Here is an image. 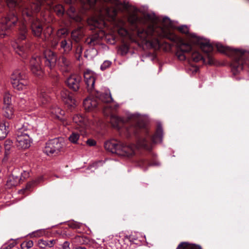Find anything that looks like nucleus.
Masks as SVG:
<instances>
[{"label": "nucleus", "mask_w": 249, "mask_h": 249, "mask_svg": "<svg viewBox=\"0 0 249 249\" xmlns=\"http://www.w3.org/2000/svg\"><path fill=\"white\" fill-rule=\"evenodd\" d=\"M128 21L137 30V36L142 41L149 44L151 47L155 49H159L161 45L160 39L167 38L176 43V55L178 59L180 61L186 59L187 43L182 38L155 23L150 24L145 29L139 28L138 24L143 23V21L141 18L135 13L129 15Z\"/></svg>", "instance_id": "obj_1"}, {"label": "nucleus", "mask_w": 249, "mask_h": 249, "mask_svg": "<svg viewBox=\"0 0 249 249\" xmlns=\"http://www.w3.org/2000/svg\"><path fill=\"white\" fill-rule=\"evenodd\" d=\"M61 96L66 104L70 106L75 105V101L72 97L70 95V92L67 89H63L61 92Z\"/></svg>", "instance_id": "obj_22"}, {"label": "nucleus", "mask_w": 249, "mask_h": 249, "mask_svg": "<svg viewBox=\"0 0 249 249\" xmlns=\"http://www.w3.org/2000/svg\"><path fill=\"white\" fill-rule=\"evenodd\" d=\"M68 225L72 229H80L82 226V224L76 221H72L69 222Z\"/></svg>", "instance_id": "obj_42"}, {"label": "nucleus", "mask_w": 249, "mask_h": 249, "mask_svg": "<svg viewBox=\"0 0 249 249\" xmlns=\"http://www.w3.org/2000/svg\"><path fill=\"white\" fill-rule=\"evenodd\" d=\"M163 137V129L160 124H158L156 133L151 138L153 143L161 142Z\"/></svg>", "instance_id": "obj_23"}, {"label": "nucleus", "mask_w": 249, "mask_h": 249, "mask_svg": "<svg viewBox=\"0 0 249 249\" xmlns=\"http://www.w3.org/2000/svg\"><path fill=\"white\" fill-rule=\"evenodd\" d=\"M75 0H65V1L66 3L68 4H71L72 3L74 2Z\"/></svg>", "instance_id": "obj_55"}, {"label": "nucleus", "mask_w": 249, "mask_h": 249, "mask_svg": "<svg viewBox=\"0 0 249 249\" xmlns=\"http://www.w3.org/2000/svg\"><path fill=\"white\" fill-rule=\"evenodd\" d=\"M12 142L10 140H7L4 142V147L6 152L9 151L12 145Z\"/></svg>", "instance_id": "obj_44"}, {"label": "nucleus", "mask_w": 249, "mask_h": 249, "mask_svg": "<svg viewBox=\"0 0 249 249\" xmlns=\"http://www.w3.org/2000/svg\"><path fill=\"white\" fill-rule=\"evenodd\" d=\"M24 244V243L21 244V246L22 247V246Z\"/></svg>", "instance_id": "obj_62"}, {"label": "nucleus", "mask_w": 249, "mask_h": 249, "mask_svg": "<svg viewBox=\"0 0 249 249\" xmlns=\"http://www.w3.org/2000/svg\"><path fill=\"white\" fill-rule=\"evenodd\" d=\"M10 81L13 88L19 91L26 89L29 85L26 75L18 69L13 71L11 75Z\"/></svg>", "instance_id": "obj_11"}, {"label": "nucleus", "mask_w": 249, "mask_h": 249, "mask_svg": "<svg viewBox=\"0 0 249 249\" xmlns=\"http://www.w3.org/2000/svg\"><path fill=\"white\" fill-rule=\"evenodd\" d=\"M99 40V35L94 34L87 37L85 40V43L90 46H93L98 44Z\"/></svg>", "instance_id": "obj_28"}, {"label": "nucleus", "mask_w": 249, "mask_h": 249, "mask_svg": "<svg viewBox=\"0 0 249 249\" xmlns=\"http://www.w3.org/2000/svg\"><path fill=\"white\" fill-rule=\"evenodd\" d=\"M104 147L106 150L112 153L125 157H130L134 155L136 149V147L134 145H126L115 140L106 142Z\"/></svg>", "instance_id": "obj_9"}, {"label": "nucleus", "mask_w": 249, "mask_h": 249, "mask_svg": "<svg viewBox=\"0 0 249 249\" xmlns=\"http://www.w3.org/2000/svg\"><path fill=\"white\" fill-rule=\"evenodd\" d=\"M6 3L11 11L0 20V36L1 37L7 36L13 29L18 20L17 13L22 15V10L25 9V7H28L29 4V3L22 0H7Z\"/></svg>", "instance_id": "obj_4"}, {"label": "nucleus", "mask_w": 249, "mask_h": 249, "mask_svg": "<svg viewBox=\"0 0 249 249\" xmlns=\"http://www.w3.org/2000/svg\"><path fill=\"white\" fill-rule=\"evenodd\" d=\"M68 34V32L67 29L66 28H61L57 30L56 32V36L57 37L61 38L62 36H66Z\"/></svg>", "instance_id": "obj_41"}, {"label": "nucleus", "mask_w": 249, "mask_h": 249, "mask_svg": "<svg viewBox=\"0 0 249 249\" xmlns=\"http://www.w3.org/2000/svg\"><path fill=\"white\" fill-rule=\"evenodd\" d=\"M76 53L81 55L82 53V48L81 46H78L76 49Z\"/></svg>", "instance_id": "obj_54"}, {"label": "nucleus", "mask_w": 249, "mask_h": 249, "mask_svg": "<svg viewBox=\"0 0 249 249\" xmlns=\"http://www.w3.org/2000/svg\"><path fill=\"white\" fill-rule=\"evenodd\" d=\"M3 106H12V96L9 93H5L3 96Z\"/></svg>", "instance_id": "obj_37"}, {"label": "nucleus", "mask_w": 249, "mask_h": 249, "mask_svg": "<svg viewBox=\"0 0 249 249\" xmlns=\"http://www.w3.org/2000/svg\"><path fill=\"white\" fill-rule=\"evenodd\" d=\"M54 11L59 16H61L63 15L64 12V9L63 6L61 4H57L55 5L53 7Z\"/></svg>", "instance_id": "obj_39"}, {"label": "nucleus", "mask_w": 249, "mask_h": 249, "mask_svg": "<svg viewBox=\"0 0 249 249\" xmlns=\"http://www.w3.org/2000/svg\"><path fill=\"white\" fill-rule=\"evenodd\" d=\"M125 132L127 137L133 135L137 137V144L139 147L147 150L151 149V143L149 141V131L145 124L138 123L136 125H130L126 127Z\"/></svg>", "instance_id": "obj_7"}, {"label": "nucleus", "mask_w": 249, "mask_h": 249, "mask_svg": "<svg viewBox=\"0 0 249 249\" xmlns=\"http://www.w3.org/2000/svg\"><path fill=\"white\" fill-rule=\"evenodd\" d=\"M104 113L105 114V115L107 116V115H109V114L110 113L109 112V113H108L106 112V109H105L104 110Z\"/></svg>", "instance_id": "obj_57"}, {"label": "nucleus", "mask_w": 249, "mask_h": 249, "mask_svg": "<svg viewBox=\"0 0 249 249\" xmlns=\"http://www.w3.org/2000/svg\"><path fill=\"white\" fill-rule=\"evenodd\" d=\"M9 131V125L7 123L4 122L0 124V140L4 139Z\"/></svg>", "instance_id": "obj_30"}, {"label": "nucleus", "mask_w": 249, "mask_h": 249, "mask_svg": "<svg viewBox=\"0 0 249 249\" xmlns=\"http://www.w3.org/2000/svg\"><path fill=\"white\" fill-rule=\"evenodd\" d=\"M188 249H202L200 246L188 243Z\"/></svg>", "instance_id": "obj_49"}, {"label": "nucleus", "mask_w": 249, "mask_h": 249, "mask_svg": "<svg viewBox=\"0 0 249 249\" xmlns=\"http://www.w3.org/2000/svg\"><path fill=\"white\" fill-rule=\"evenodd\" d=\"M16 244V241L11 239L8 242L3 245L0 249H11L13 248Z\"/></svg>", "instance_id": "obj_38"}, {"label": "nucleus", "mask_w": 249, "mask_h": 249, "mask_svg": "<svg viewBox=\"0 0 249 249\" xmlns=\"http://www.w3.org/2000/svg\"><path fill=\"white\" fill-rule=\"evenodd\" d=\"M84 76L87 89L88 91L91 92L94 86L95 77L92 73L88 71L84 73Z\"/></svg>", "instance_id": "obj_16"}, {"label": "nucleus", "mask_w": 249, "mask_h": 249, "mask_svg": "<svg viewBox=\"0 0 249 249\" xmlns=\"http://www.w3.org/2000/svg\"><path fill=\"white\" fill-rule=\"evenodd\" d=\"M25 244L26 249H28L32 248L33 246L34 243L32 240H29L25 242Z\"/></svg>", "instance_id": "obj_52"}, {"label": "nucleus", "mask_w": 249, "mask_h": 249, "mask_svg": "<svg viewBox=\"0 0 249 249\" xmlns=\"http://www.w3.org/2000/svg\"><path fill=\"white\" fill-rule=\"evenodd\" d=\"M159 165L160 163L159 162L150 163L148 161L144 159H140L138 162V165L142 168L144 170H146L149 166Z\"/></svg>", "instance_id": "obj_32"}, {"label": "nucleus", "mask_w": 249, "mask_h": 249, "mask_svg": "<svg viewBox=\"0 0 249 249\" xmlns=\"http://www.w3.org/2000/svg\"><path fill=\"white\" fill-rule=\"evenodd\" d=\"M28 124L23 119H20L15 124V145L19 149H26L30 146L31 140L28 132Z\"/></svg>", "instance_id": "obj_8"}, {"label": "nucleus", "mask_w": 249, "mask_h": 249, "mask_svg": "<svg viewBox=\"0 0 249 249\" xmlns=\"http://www.w3.org/2000/svg\"><path fill=\"white\" fill-rule=\"evenodd\" d=\"M56 243V240L54 239L48 240L39 239L38 241V245L40 248L44 249L46 247L52 248Z\"/></svg>", "instance_id": "obj_26"}, {"label": "nucleus", "mask_w": 249, "mask_h": 249, "mask_svg": "<svg viewBox=\"0 0 249 249\" xmlns=\"http://www.w3.org/2000/svg\"><path fill=\"white\" fill-rule=\"evenodd\" d=\"M50 98L48 93L44 89L39 91L37 99L33 96L28 98L27 105L30 106L32 108H36L38 106H43L49 102Z\"/></svg>", "instance_id": "obj_12"}, {"label": "nucleus", "mask_w": 249, "mask_h": 249, "mask_svg": "<svg viewBox=\"0 0 249 249\" xmlns=\"http://www.w3.org/2000/svg\"><path fill=\"white\" fill-rule=\"evenodd\" d=\"M197 70H198V69H197V68H195V70H194V71H195L196 72Z\"/></svg>", "instance_id": "obj_60"}, {"label": "nucleus", "mask_w": 249, "mask_h": 249, "mask_svg": "<svg viewBox=\"0 0 249 249\" xmlns=\"http://www.w3.org/2000/svg\"><path fill=\"white\" fill-rule=\"evenodd\" d=\"M43 60L44 61L45 66L52 70L55 66L57 56L56 54L51 50L45 51L43 58L38 55L33 56L30 60V68L32 72L37 76L43 74Z\"/></svg>", "instance_id": "obj_6"}, {"label": "nucleus", "mask_w": 249, "mask_h": 249, "mask_svg": "<svg viewBox=\"0 0 249 249\" xmlns=\"http://www.w3.org/2000/svg\"><path fill=\"white\" fill-rule=\"evenodd\" d=\"M69 246L70 243L67 241H65L62 245V249H70Z\"/></svg>", "instance_id": "obj_53"}, {"label": "nucleus", "mask_w": 249, "mask_h": 249, "mask_svg": "<svg viewBox=\"0 0 249 249\" xmlns=\"http://www.w3.org/2000/svg\"><path fill=\"white\" fill-rule=\"evenodd\" d=\"M71 37L76 42L79 41L83 36V31L82 27H78L72 31Z\"/></svg>", "instance_id": "obj_31"}, {"label": "nucleus", "mask_w": 249, "mask_h": 249, "mask_svg": "<svg viewBox=\"0 0 249 249\" xmlns=\"http://www.w3.org/2000/svg\"><path fill=\"white\" fill-rule=\"evenodd\" d=\"M3 115L8 119H11L14 116L13 106H3L2 108Z\"/></svg>", "instance_id": "obj_29"}, {"label": "nucleus", "mask_w": 249, "mask_h": 249, "mask_svg": "<svg viewBox=\"0 0 249 249\" xmlns=\"http://www.w3.org/2000/svg\"><path fill=\"white\" fill-rule=\"evenodd\" d=\"M118 34L122 36H125L128 34V32L125 29L120 28L118 30Z\"/></svg>", "instance_id": "obj_48"}, {"label": "nucleus", "mask_w": 249, "mask_h": 249, "mask_svg": "<svg viewBox=\"0 0 249 249\" xmlns=\"http://www.w3.org/2000/svg\"><path fill=\"white\" fill-rule=\"evenodd\" d=\"M16 45L17 46L16 48H15L16 53L23 58H26L31 50V43L28 42L25 46L18 43Z\"/></svg>", "instance_id": "obj_15"}, {"label": "nucleus", "mask_w": 249, "mask_h": 249, "mask_svg": "<svg viewBox=\"0 0 249 249\" xmlns=\"http://www.w3.org/2000/svg\"><path fill=\"white\" fill-rule=\"evenodd\" d=\"M47 0H44L46 1ZM43 0H37L35 2L29 3L28 7L22 11V17L24 20L23 23H20L18 28L19 35L18 40H25L27 36L28 30L25 23L29 22L33 35L38 37H41L43 32V27L41 21L35 17L34 14L38 12L43 3Z\"/></svg>", "instance_id": "obj_3"}, {"label": "nucleus", "mask_w": 249, "mask_h": 249, "mask_svg": "<svg viewBox=\"0 0 249 249\" xmlns=\"http://www.w3.org/2000/svg\"><path fill=\"white\" fill-rule=\"evenodd\" d=\"M139 234L134 232L128 236H127L126 238L128 239L130 242L133 244H139L140 243V240H139Z\"/></svg>", "instance_id": "obj_35"}, {"label": "nucleus", "mask_w": 249, "mask_h": 249, "mask_svg": "<svg viewBox=\"0 0 249 249\" xmlns=\"http://www.w3.org/2000/svg\"><path fill=\"white\" fill-rule=\"evenodd\" d=\"M63 143L59 142L58 138L49 140L46 143L43 152L48 156L55 155L61 150Z\"/></svg>", "instance_id": "obj_13"}, {"label": "nucleus", "mask_w": 249, "mask_h": 249, "mask_svg": "<svg viewBox=\"0 0 249 249\" xmlns=\"http://www.w3.org/2000/svg\"><path fill=\"white\" fill-rule=\"evenodd\" d=\"M20 182L21 180L19 177L12 174L7 180L6 185L9 187L16 186L18 185Z\"/></svg>", "instance_id": "obj_25"}, {"label": "nucleus", "mask_w": 249, "mask_h": 249, "mask_svg": "<svg viewBox=\"0 0 249 249\" xmlns=\"http://www.w3.org/2000/svg\"><path fill=\"white\" fill-rule=\"evenodd\" d=\"M189 58V54H188V59ZM187 63H189V61H187Z\"/></svg>", "instance_id": "obj_61"}, {"label": "nucleus", "mask_w": 249, "mask_h": 249, "mask_svg": "<svg viewBox=\"0 0 249 249\" xmlns=\"http://www.w3.org/2000/svg\"><path fill=\"white\" fill-rule=\"evenodd\" d=\"M216 46L219 51L226 53L229 56L232 58L231 67V71L234 75L241 71L243 70L244 66L249 65V60L247 59L246 54V53H249V51L243 49H234L220 43L216 44Z\"/></svg>", "instance_id": "obj_5"}, {"label": "nucleus", "mask_w": 249, "mask_h": 249, "mask_svg": "<svg viewBox=\"0 0 249 249\" xmlns=\"http://www.w3.org/2000/svg\"><path fill=\"white\" fill-rule=\"evenodd\" d=\"M176 249H187V242H184L180 243Z\"/></svg>", "instance_id": "obj_50"}, {"label": "nucleus", "mask_w": 249, "mask_h": 249, "mask_svg": "<svg viewBox=\"0 0 249 249\" xmlns=\"http://www.w3.org/2000/svg\"><path fill=\"white\" fill-rule=\"evenodd\" d=\"M43 179V177H40L37 179H36L32 182H30L27 183L26 186V189H29L35 184L41 181Z\"/></svg>", "instance_id": "obj_43"}, {"label": "nucleus", "mask_w": 249, "mask_h": 249, "mask_svg": "<svg viewBox=\"0 0 249 249\" xmlns=\"http://www.w3.org/2000/svg\"><path fill=\"white\" fill-rule=\"evenodd\" d=\"M150 17H151V16H150L149 14H147V15H146V18H147L150 19Z\"/></svg>", "instance_id": "obj_59"}, {"label": "nucleus", "mask_w": 249, "mask_h": 249, "mask_svg": "<svg viewBox=\"0 0 249 249\" xmlns=\"http://www.w3.org/2000/svg\"><path fill=\"white\" fill-rule=\"evenodd\" d=\"M86 143L88 145H89L90 146H94V145H95V144L96 143L95 141H94L93 139H88Z\"/></svg>", "instance_id": "obj_51"}, {"label": "nucleus", "mask_w": 249, "mask_h": 249, "mask_svg": "<svg viewBox=\"0 0 249 249\" xmlns=\"http://www.w3.org/2000/svg\"><path fill=\"white\" fill-rule=\"evenodd\" d=\"M95 96L100 100L104 103H109L113 100L110 92L100 93L97 92V94Z\"/></svg>", "instance_id": "obj_27"}, {"label": "nucleus", "mask_w": 249, "mask_h": 249, "mask_svg": "<svg viewBox=\"0 0 249 249\" xmlns=\"http://www.w3.org/2000/svg\"><path fill=\"white\" fill-rule=\"evenodd\" d=\"M58 64L63 72L67 73L70 71V62L64 55H61L59 57Z\"/></svg>", "instance_id": "obj_18"}, {"label": "nucleus", "mask_w": 249, "mask_h": 249, "mask_svg": "<svg viewBox=\"0 0 249 249\" xmlns=\"http://www.w3.org/2000/svg\"><path fill=\"white\" fill-rule=\"evenodd\" d=\"M162 23L163 25L167 27H170L172 28H176L178 31L183 34H187V25H181L177 27H175L173 25V22L170 19L167 17H164L162 18Z\"/></svg>", "instance_id": "obj_19"}, {"label": "nucleus", "mask_w": 249, "mask_h": 249, "mask_svg": "<svg viewBox=\"0 0 249 249\" xmlns=\"http://www.w3.org/2000/svg\"><path fill=\"white\" fill-rule=\"evenodd\" d=\"M73 121L78 126L76 127V128L80 129V131L85 129L87 125V119L80 114L75 115L73 117Z\"/></svg>", "instance_id": "obj_17"}, {"label": "nucleus", "mask_w": 249, "mask_h": 249, "mask_svg": "<svg viewBox=\"0 0 249 249\" xmlns=\"http://www.w3.org/2000/svg\"><path fill=\"white\" fill-rule=\"evenodd\" d=\"M68 88L74 92H77L82 84V77L76 74H71L65 80Z\"/></svg>", "instance_id": "obj_14"}, {"label": "nucleus", "mask_w": 249, "mask_h": 249, "mask_svg": "<svg viewBox=\"0 0 249 249\" xmlns=\"http://www.w3.org/2000/svg\"><path fill=\"white\" fill-rule=\"evenodd\" d=\"M80 138V134L77 132H73L69 137V141L73 143H77Z\"/></svg>", "instance_id": "obj_36"}, {"label": "nucleus", "mask_w": 249, "mask_h": 249, "mask_svg": "<svg viewBox=\"0 0 249 249\" xmlns=\"http://www.w3.org/2000/svg\"><path fill=\"white\" fill-rule=\"evenodd\" d=\"M29 177V172L28 171H24L20 174L19 178L21 181H23L25 179Z\"/></svg>", "instance_id": "obj_47"}, {"label": "nucleus", "mask_w": 249, "mask_h": 249, "mask_svg": "<svg viewBox=\"0 0 249 249\" xmlns=\"http://www.w3.org/2000/svg\"><path fill=\"white\" fill-rule=\"evenodd\" d=\"M75 249H86L84 247H79V248H75Z\"/></svg>", "instance_id": "obj_58"}, {"label": "nucleus", "mask_w": 249, "mask_h": 249, "mask_svg": "<svg viewBox=\"0 0 249 249\" xmlns=\"http://www.w3.org/2000/svg\"><path fill=\"white\" fill-rule=\"evenodd\" d=\"M3 11V5L1 3H0V13H1Z\"/></svg>", "instance_id": "obj_56"}, {"label": "nucleus", "mask_w": 249, "mask_h": 249, "mask_svg": "<svg viewBox=\"0 0 249 249\" xmlns=\"http://www.w3.org/2000/svg\"><path fill=\"white\" fill-rule=\"evenodd\" d=\"M72 48V43L71 40H67L66 39L62 40L60 43V51L63 50L62 53L63 54H68L70 53Z\"/></svg>", "instance_id": "obj_20"}, {"label": "nucleus", "mask_w": 249, "mask_h": 249, "mask_svg": "<svg viewBox=\"0 0 249 249\" xmlns=\"http://www.w3.org/2000/svg\"><path fill=\"white\" fill-rule=\"evenodd\" d=\"M42 33L44 35L42 39L44 41H47L49 40L50 37H52L51 35L53 33V28L51 26H48L44 29Z\"/></svg>", "instance_id": "obj_34"}, {"label": "nucleus", "mask_w": 249, "mask_h": 249, "mask_svg": "<svg viewBox=\"0 0 249 249\" xmlns=\"http://www.w3.org/2000/svg\"><path fill=\"white\" fill-rule=\"evenodd\" d=\"M111 64V62L108 60L105 61L101 65L100 69L104 71L107 68H109Z\"/></svg>", "instance_id": "obj_45"}, {"label": "nucleus", "mask_w": 249, "mask_h": 249, "mask_svg": "<svg viewBox=\"0 0 249 249\" xmlns=\"http://www.w3.org/2000/svg\"><path fill=\"white\" fill-rule=\"evenodd\" d=\"M97 105L98 103L94 98H87L83 101V107L85 110L88 111L95 108Z\"/></svg>", "instance_id": "obj_21"}, {"label": "nucleus", "mask_w": 249, "mask_h": 249, "mask_svg": "<svg viewBox=\"0 0 249 249\" xmlns=\"http://www.w3.org/2000/svg\"><path fill=\"white\" fill-rule=\"evenodd\" d=\"M119 50L122 55H124L127 53L128 47L126 45H123L120 47Z\"/></svg>", "instance_id": "obj_46"}, {"label": "nucleus", "mask_w": 249, "mask_h": 249, "mask_svg": "<svg viewBox=\"0 0 249 249\" xmlns=\"http://www.w3.org/2000/svg\"><path fill=\"white\" fill-rule=\"evenodd\" d=\"M50 112L54 117L58 119H61V116L64 114V111L58 107H52L50 110Z\"/></svg>", "instance_id": "obj_33"}, {"label": "nucleus", "mask_w": 249, "mask_h": 249, "mask_svg": "<svg viewBox=\"0 0 249 249\" xmlns=\"http://www.w3.org/2000/svg\"><path fill=\"white\" fill-rule=\"evenodd\" d=\"M217 43L219 42L211 43L209 39L197 36L195 34L190 32L188 29V55H189V59L194 62L202 61L204 63L214 64L215 60L212 53L214 45L217 48ZM220 44H222L221 43ZM217 50L222 53L218 49ZM224 54L228 56L226 53Z\"/></svg>", "instance_id": "obj_2"}, {"label": "nucleus", "mask_w": 249, "mask_h": 249, "mask_svg": "<svg viewBox=\"0 0 249 249\" xmlns=\"http://www.w3.org/2000/svg\"><path fill=\"white\" fill-rule=\"evenodd\" d=\"M187 67H189V65H187Z\"/></svg>", "instance_id": "obj_63"}, {"label": "nucleus", "mask_w": 249, "mask_h": 249, "mask_svg": "<svg viewBox=\"0 0 249 249\" xmlns=\"http://www.w3.org/2000/svg\"><path fill=\"white\" fill-rule=\"evenodd\" d=\"M117 14L116 9L103 4L99 9L98 17H93L89 21V24L95 28H102L106 26L105 19L107 18L114 19Z\"/></svg>", "instance_id": "obj_10"}, {"label": "nucleus", "mask_w": 249, "mask_h": 249, "mask_svg": "<svg viewBox=\"0 0 249 249\" xmlns=\"http://www.w3.org/2000/svg\"><path fill=\"white\" fill-rule=\"evenodd\" d=\"M47 41L50 42L52 47L54 49L56 48L58 45L59 39L55 36H52Z\"/></svg>", "instance_id": "obj_40"}, {"label": "nucleus", "mask_w": 249, "mask_h": 249, "mask_svg": "<svg viewBox=\"0 0 249 249\" xmlns=\"http://www.w3.org/2000/svg\"><path fill=\"white\" fill-rule=\"evenodd\" d=\"M110 122L112 126L118 129H120L121 125L124 124V121L122 118L113 114L110 115Z\"/></svg>", "instance_id": "obj_24"}]
</instances>
